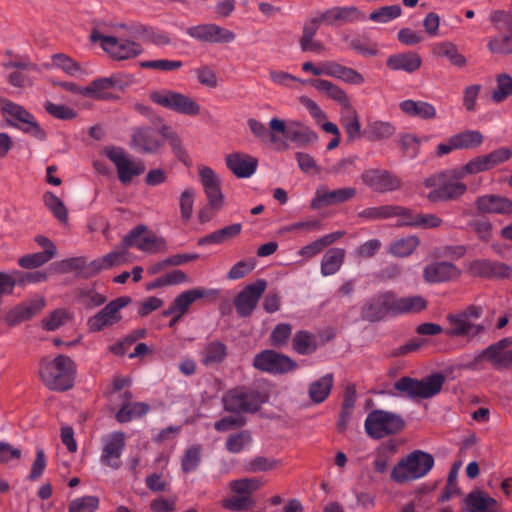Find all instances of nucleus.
Segmentation results:
<instances>
[{
	"label": "nucleus",
	"mask_w": 512,
	"mask_h": 512,
	"mask_svg": "<svg viewBox=\"0 0 512 512\" xmlns=\"http://www.w3.org/2000/svg\"><path fill=\"white\" fill-rule=\"evenodd\" d=\"M270 143L278 150H286L289 142L303 147L318 141V134L297 119L283 120L273 117L269 121Z\"/></svg>",
	"instance_id": "f257e3e1"
},
{
	"label": "nucleus",
	"mask_w": 512,
	"mask_h": 512,
	"mask_svg": "<svg viewBox=\"0 0 512 512\" xmlns=\"http://www.w3.org/2000/svg\"><path fill=\"white\" fill-rule=\"evenodd\" d=\"M39 377L50 390L66 391L70 389L76 376V364L66 355L54 358L45 357L39 363Z\"/></svg>",
	"instance_id": "f03ea898"
},
{
	"label": "nucleus",
	"mask_w": 512,
	"mask_h": 512,
	"mask_svg": "<svg viewBox=\"0 0 512 512\" xmlns=\"http://www.w3.org/2000/svg\"><path fill=\"white\" fill-rule=\"evenodd\" d=\"M461 179L457 169L432 175L423 181V187L428 191H422V195L431 203L456 200L467 191Z\"/></svg>",
	"instance_id": "7ed1b4c3"
},
{
	"label": "nucleus",
	"mask_w": 512,
	"mask_h": 512,
	"mask_svg": "<svg viewBox=\"0 0 512 512\" xmlns=\"http://www.w3.org/2000/svg\"><path fill=\"white\" fill-rule=\"evenodd\" d=\"M434 466V457L423 450H414L401 457L393 466L390 478L403 485L424 478Z\"/></svg>",
	"instance_id": "20e7f679"
},
{
	"label": "nucleus",
	"mask_w": 512,
	"mask_h": 512,
	"mask_svg": "<svg viewBox=\"0 0 512 512\" xmlns=\"http://www.w3.org/2000/svg\"><path fill=\"white\" fill-rule=\"evenodd\" d=\"M148 97L155 105L181 115L197 117L201 114L202 107L194 97L176 90L153 89L149 92Z\"/></svg>",
	"instance_id": "39448f33"
},
{
	"label": "nucleus",
	"mask_w": 512,
	"mask_h": 512,
	"mask_svg": "<svg viewBox=\"0 0 512 512\" xmlns=\"http://www.w3.org/2000/svg\"><path fill=\"white\" fill-rule=\"evenodd\" d=\"M481 315L482 309L474 305L467 307L461 312L449 314L447 316L448 326L446 334L450 337L474 338L484 329L482 325L476 323Z\"/></svg>",
	"instance_id": "423d86ee"
},
{
	"label": "nucleus",
	"mask_w": 512,
	"mask_h": 512,
	"mask_svg": "<svg viewBox=\"0 0 512 512\" xmlns=\"http://www.w3.org/2000/svg\"><path fill=\"white\" fill-rule=\"evenodd\" d=\"M445 382L441 373H434L420 380L402 377L397 380L394 387L397 391L413 399H428L437 395Z\"/></svg>",
	"instance_id": "0eeeda50"
},
{
	"label": "nucleus",
	"mask_w": 512,
	"mask_h": 512,
	"mask_svg": "<svg viewBox=\"0 0 512 512\" xmlns=\"http://www.w3.org/2000/svg\"><path fill=\"white\" fill-rule=\"evenodd\" d=\"M90 40L99 44L110 58L117 61L133 59L144 52L142 45L136 41L104 35L97 30L91 33Z\"/></svg>",
	"instance_id": "6e6552de"
},
{
	"label": "nucleus",
	"mask_w": 512,
	"mask_h": 512,
	"mask_svg": "<svg viewBox=\"0 0 512 512\" xmlns=\"http://www.w3.org/2000/svg\"><path fill=\"white\" fill-rule=\"evenodd\" d=\"M0 108L6 120L18 126L24 133L40 141L46 139L44 129L40 126L35 117L24 107L8 99H0Z\"/></svg>",
	"instance_id": "1a4fd4ad"
},
{
	"label": "nucleus",
	"mask_w": 512,
	"mask_h": 512,
	"mask_svg": "<svg viewBox=\"0 0 512 512\" xmlns=\"http://www.w3.org/2000/svg\"><path fill=\"white\" fill-rule=\"evenodd\" d=\"M403 427L404 421L401 417L383 410L370 412L365 420L366 433L375 439L398 433Z\"/></svg>",
	"instance_id": "9d476101"
},
{
	"label": "nucleus",
	"mask_w": 512,
	"mask_h": 512,
	"mask_svg": "<svg viewBox=\"0 0 512 512\" xmlns=\"http://www.w3.org/2000/svg\"><path fill=\"white\" fill-rule=\"evenodd\" d=\"M131 298L121 296L106 304L98 313L90 317L87 326L91 332H99L121 321V310L131 303Z\"/></svg>",
	"instance_id": "9b49d317"
},
{
	"label": "nucleus",
	"mask_w": 512,
	"mask_h": 512,
	"mask_svg": "<svg viewBox=\"0 0 512 512\" xmlns=\"http://www.w3.org/2000/svg\"><path fill=\"white\" fill-rule=\"evenodd\" d=\"M105 154L116 166L119 180L123 184H129L134 177L145 171V165L142 161L131 158L121 148H107Z\"/></svg>",
	"instance_id": "f8f14e48"
},
{
	"label": "nucleus",
	"mask_w": 512,
	"mask_h": 512,
	"mask_svg": "<svg viewBox=\"0 0 512 512\" xmlns=\"http://www.w3.org/2000/svg\"><path fill=\"white\" fill-rule=\"evenodd\" d=\"M126 446V435L121 431H114L104 435L101 439L100 462L113 470L122 464V455Z\"/></svg>",
	"instance_id": "ddd939ff"
},
{
	"label": "nucleus",
	"mask_w": 512,
	"mask_h": 512,
	"mask_svg": "<svg viewBox=\"0 0 512 512\" xmlns=\"http://www.w3.org/2000/svg\"><path fill=\"white\" fill-rule=\"evenodd\" d=\"M253 367L270 374H284L294 370L297 364L287 355L268 349L255 355Z\"/></svg>",
	"instance_id": "4468645a"
},
{
	"label": "nucleus",
	"mask_w": 512,
	"mask_h": 512,
	"mask_svg": "<svg viewBox=\"0 0 512 512\" xmlns=\"http://www.w3.org/2000/svg\"><path fill=\"white\" fill-rule=\"evenodd\" d=\"M267 397L255 391L234 390L224 398L225 409L231 412H256Z\"/></svg>",
	"instance_id": "2eb2a0df"
},
{
	"label": "nucleus",
	"mask_w": 512,
	"mask_h": 512,
	"mask_svg": "<svg viewBox=\"0 0 512 512\" xmlns=\"http://www.w3.org/2000/svg\"><path fill=\"white\" fill-rule=\"evenodd\" d=\"M300 104L308 111L314 123L325 133L333 135L332 140L327 145V150H333L340 144L341 133L338 126L328 120L327 114L311 98L302 95L299 97Z\"/></svg>",
	"instance_id": "dca6fc26"
},
{
	"label": "nucleus",
	"mask_w": 512,
	"mask_h": 512,
	"mask_svg": "<svg viewBox=\"0 0 512 512\" xmlns=\"http://www.w3.org/2000/svg\"><path fill=\"white\" fill-rule=\"evenodd\" d=\"M124 242L126 246H133L148 253H157L166 250L165 240L157 237L143 225L132 229L124 237Z\"/></svg>",
	"instance_id": "f3484780"
},
{
	"label": "nucleus",
	"mask_w": 512,
	"mask_h": 512,
	"mask_svg": "<svg viewBox=\"0 0 512 512\" xmlns=\"http://www.w3.org/2000/svg\"><path fill=\"white\" fill-rule=\"evenodd\" d=\"M164 143V131L145 126L137 128L131 136V147L142 153H156Z\"/></svg>",
	"instance_id": "a211bd4d"
},
{
	"label": "nucleus",
	"mask_w": 512,
	"mask_h": 512,
	"mask_svg": "<svg viewBox=\"0 0 512 512\" xmlns=\"http://www.w3.org/2000/svg\"><path fill=\"white\" fill-rule=\"evenodd\" d=\"M466 272L473 277L509 278L512 268L506 264L492 262L487 259H474L465 263Z\"/></svg>",
	"instance_id": "6ab92c4d"
},
{
	"label": "nucleus",
	"mask_w": 512,
	"mask_h": 512,
	"mask_svg": "<svg viewBox=\"0 0 512 512\" xmlns=\"http://www.w3.org/2000/svg\"><path fill=\"white\" fill-rule=\"evenodd\" d=\"M218 291L215 289H205L202 287H195L186 290L179 294L174 301L170 304L167 310L163 312L164 316H170V314H178L183 316L189 310V307L197 300L204 297H216Z\"/></svg>",
	"instance_id": "aec40b11"
},
{
	"label": "nucleus",
	"mask_w": 512,
	"mask_h": 512,
	"mask_svg": "<svg viewBox=\"0 0 512 512\" xmlns=\"http://www.w3.org/2000/svg\"><path fill=\"white\" fill-rule=\"evenodd\" d=\"M267 283L264 279H258L247 285L236 297L235 307L241 316H248L256 307L260 297L265 292Z\"/></svg>",
	"instance_id": "412c9836"
},
{
	"label": "nucleus",
	"mask_w": 512,
	"mask_h": 512,
	"mask_svg": "<svg viewBox=\"0 0 512 512\" xmlns=\"http://www.w3.org/2000/svg\"><path fill=\"white\" fill-rule=\"evenodd\" d=\"M186 33L199 41L210 43H229L235 39V34L216 24H201L186 29Z\"/></svg>",
	"instance_id": "4be33fe9"
},
{
	"label": "nucleus",
	"mask_w": 512,
	"mask_h": 512,
	"mask_svg": "<svg viewBox=\"0 0 512 512\" xmlns=\"http://www.w3.org/2000/svg\"><path fill=\"white\" fill-rule=\"evenodd\" d=\"M361 179L372 190L380 193L395 191L401 185L398 177L386 170H367L361 175Z\"/></svg>",
	"instance_id": "5701e85b"
},
{
	"label": "nucleus",
	"mask_w": 512,
	"mask_h": 512,
	"mask_svg": "<svg viewBox=\"0 0 512 512\" xmlns=\"http://www.w3.org/2000/svg\"><path fill=\"white\" fill-rule=\"evenodd\" d=\"M462 274L461 269L450 262H433L425 266L423 278L429 284L457 280Z\"/></svg>",
	"instance_id": "b1692460"
},
{
	"label": "nucleus",
	"mask_w": 512,
	"mask_h": 512,
	"mask_svg": "<svg viewBox=\"0 0 512 512\" xmlns=\"http://www.w3.org/2000/svg\"><path fill=\"white\" fill-rule=\"evenodd\" d=\"M199 177L211 207L220 210L224 201L218 176L211 168L204 166L199 168Z\"/></svg>",
	"instance_id": "393cba45"
},
{
	"label": "nucleus",
	"mask_w": 512,
	"mask_h": 512,
	"mask_svg": "<svg viewBox=\"0 0 512 512\" xmlns=\"http://www.w3.org/2000/svg\"><path fill=\"white\" fill-rule=\"evenodd\" d=\"M225 163L229 170L238 178H249L258 166V160L243 152H233L225 157Z\"/></svg>",
	"instance_id": "a878e982"
},
{
	"label": "nucleus",
	"mask_w": 512,
	"mask_h": 512,
	"mask_svg": "<svg viewBox=\"0 0 512 512\" xmlns=\"http://www.w3.org/2000/svg\"><path fill=\"white\" fill-rule=\"evenodd\" d=\"M356 195L355 188L345 187L336 190L318 189L311 201V207L318 209L325 206L336 205L352 199Z\"/></svg>",
	"instance_id": "bb28decb"
},
{
	"label": "nucleus",
	"mask_w": 512,
	"mask_h": 512,
	"mask_svg": "<svg viewBox=\"0 0 512 512\" xmlns=\"http://www.w3.org/2000/svg\"><path fill=\"white\" fill-rule=\"evenodd\" d=\"M45 306V300L42 297L33 299L29 302L21 303L11 309L5 315V322L9 326H16L26 321L41 311Z\"/></svg>",
	"instance_id": "cd10ccee"
},
{
	"label": "nucleus",
	"mask_w": 512,
	"mask_h": 512,
	"mask_svg": "<svg viewBox=\"0 0 512 512\" xmlns=\"http://www.w3.org/2000/svg\"><path fill=\"white\" fill-rule=\"evenodd\" d=\"M463 510L467 512H499L497 501L483 491L474 490L463 500Z\"/></svg>",
	"instance_id": "c85d7f7f"
},
{
	"label": "nucleus",
	"mask_w": 512,
	"mask_h": 512,
	"mask_svg": "<svg viewBox=\"0 0 512 512\" xmlns=\"http://www.w3.org/2000/svg\"><path fill=\"white\" fill-rule=\"evenodd\" d=\"M432 55L436 58L446 59L452 66L464 68L467 66V58L462 54L457 45L451 41H440L432 45Z\"/></svg>",
	"instance_id": "c756f323"
},
{
	"label": "nucleus",
	"mask_w": 512,
	"mask_h": 512,
	"mask_svg": "<svg viewBox=\"0 0 512 512\" xmlns=\"http://www.w3.org/2000/svg\"><path fill=\"white\" fill-rule=\"evenodd\" d=\"M386 65L394 71L414 73L420 69L422 58L418 53L413 51L396 53L387 58Z\"/></svg>",
	"instance_id": "7c9ffc66"
},
{
	"label": "nucleus",
	"mask_w": 512,
	"mask_h": 512,
	"mask_svg": "<svg viewBox=\"0 0 512 512\" xmlns=\"http://www.w3.org/2000/svg\"><path fill=\"white\" fill-rule=\"evenodd\" d=\"M387 314H392V294L372 298L362 310V316L369 321L382 319Z\"/></svg>",
	"instance_id": "2f4dec72"
},
{
	"label": "nucleus",
	"mask_w": 512,
	"mask_h": 512,
	"mask_svg": "<svg viewBox=\"0 0 512 512\" xmlns=\"http://www.w3.org/2000/svg\"><path fill=\"white\" fill-rule=\"evenodd\" d=\"M121 398V408L116 413V419L120 423L129 422L133 419L145 415L150 407L144 402H133L129 393L119 394Z\"/></svg>",
	"instance_id": "473e14b6"
},
{
	"label": "nucleus",
	"mask_w": 512,
	"mask_h": 512,
	"mask_svg": "<svg viewBox=\"0 0 512 512\" xmlns=\"http://www.w3.org/2000/svg\"><path fill=\"white\" fill-rule=\"evenodd\" d=\"M510 344V339H503L489 346L482 353V357L490 361L497 368L508 367L512 364V350L507 349Z\"/></svg>",
	"instance_id": "72a5a7b5"
},
{
	"label": "nucleus",
	"mask_w": 512,
	"mask_h": 512,
	"mask_svg": "<svg viewBox=\"0 0 512 512\" xmlns=\"http://www.w3.org/2000/svg\"><path fill=\"white\" fill-rule=\"evenodd\" d=\"M340 122L349 142L360 139L364 135L361 130L358 112L351 103L341 108Z\"/></svg>",
	"instance_id": "f704fd0d"
},
{
	"label": "nucleus",
	"mask_w": 512,
	"mask_h": 512,
	"mask_svg": "<svg viewBox=\"0 0 512 512\" xmlns=\"http://www.w3.org/2000/svg\"><path fill=\"white\" fill-rule=\"evenodd\" d=\"M115 87H120L118 76L112 75L110 77L98 78L84 87V96L94 99H110L112 94L109 90Z\"/></svg>",
	"instance_id": "c9c22d12"
},
{
	"label": "nucleus",
	"mask_w": 512,
	"mask_h": 512,
	"mask_svg": "<svg viewBox=\"0 0 512 512\" xmlns=\"http://www.w3.org/2000/svg\"><path fill=\"white\" fill-rule=\"evenodd\" d=\"M476 206L482 213H512V201L499 195H483L477 199Z\"/></svg>",
	"instance_id": "e433bc0d"
},
{
	"label": "nucleus",
	"mask_w": 512,
	"mask_h": 512,
	"mask_svg": "<svg viewBox=\"0 0 512 512\" xmlns=\"http://www.w3.org/2000/svg\"><path fill=\"white\" fill-rule=\"evenodd\" d=\"M318 28V21L316 19H312L304 24L299 40V45L303 52L322 53L326 50L325 45L321 41L314 39Z\"/></svg>",
	"instance_id": "4c0bfd02"
},
{
	"label": "nucleus",
	"mask_w": 512,
	"mask_h": 512,
	"mask_svg": "<svg viewBox=\"0 0 512 512\" xmlns=\"http://www.w3.org/2000/svg\"><path fill=\"white\" fill-rule=\"evenodd\" d=\"M401 111L408 116L418 117L423 120L434 119L437 116L436 108L425 101L404 100L399 104Z\"/></svg>",
	"instance_id": "58836bf2"
},
{
	"label": "nucleus",
	"mask_w": 512,
	"mask_h": 512,
	"mask_svg": "<svg viewBox=\"0 0 512 512\" xmlns=\"http://www.w3.org/2000/svg\"><path fill=\"white\" fill-rule=\"evenodd\" d=\"M427 306L421 296L395 297L392 295V314L417 313Z\"/></svg>",
	"instance_id": "ea45409f"
},
{
	"label": "nucleus",
	"mask_w": 512,
	"mask_h": 512,
	"mask_svg": "<svg viewBox=\"0 0 512 512\" xmlns=\"http://www.w3.org/2000/svg\"><path fill=\"white\" fill-rule=\"evenodd\" d=\"M312 85L317 91L325 94L328 98L337 102L341 108L351 103L347 93L341 87L329 80L317 79L312 82Z\"/></svg>",
	"instance_id": "a19ab883"
},
{
	"label": "nucleus",
	"mask_w": 512,
	"mask_h": 512,
	"mask_svg": "<svg viewBox=\"0 0 512 512\" xmlns=\"http://www.w3.org/2000/svg\"><path fill=\"white\" fill-rule=\"evenodd\" d=\"M242 230L240 223L228 225L222 229L216 230L199 239L198 245L222 244L238 236Z\"/></svg>",
	"instance_id": "79ce46f5"
},
{
	"label": "nucleus",
	"mask_w": 512,
	"mask_h": 512,
	"mask_svg": "<svg viewBox=\"0 0 512 512\" xmlns=\"http://www.w3.org/2000/svg\"><path fill=\"white\" fill-rule=\"evenodd\" d=\"M227 356V347L220 341H212L206 344L201 352V362L205 366L219 364Z\"/></svg>",
	"instance_id": "37998d69"
},
{
	"label": "nucleus",
	"mask_w": 512,
	"mask_h": 512,
	"mask_svg": "<svg viewBox=\"0 0 512 512\" xmlns=\"http://www.w3.org/2000/svg\"><path fill=\"white\" fill-rule=\"evenodd\" d=\"M345 258V250L342 248L329 249L323 256L321 261V274L330 276L337 273Z\"/></svg>",
	"instance_id": "c03bdc74"
},
{
	"label": "nucleus",
	"mask_w": 512,
	"mask_h": 512,
	"mask_svg": "<svg viewBox=\"0 0 512 512\" xmlns=\"http://www.w3.org/2000/svg\"><path fill=\"white\" fill-rule=\"evenodd\" d=\"M395 131V127L390 122L375 120L368 122L363 134L371 141H380L390 138Z\"/></svg>",
	"instance_id": "a18cd8bd"
},
{
	"label": "nucleus",
	"mask_w": 512,
	"mask_h": 512,
	"mask_svg": "<svg viewBox=\"0 0 512 512\" xmlns=\"http://www.w3.org/2000/svg\"><path fill=\"white\" fill-rule=\"evenodd\" d=\"M333 386L332 374L324 375L312 382L309 387V397L314 403H322L330 394Z\"/></svg>",
	"instance_id": "49530a36"
},
{
	"label": "nucleus",
	"mask_w": 512,
	"mask_h": 512,
	"mask_svg": "<svg viewBox=\"0 0 512 512\" xmlns=\"http://www.w3.org/2000/svg\"><path fill=\"white\" fill-rule=\"evenodd\" d=\"M46 67H52L62 70L65 74L76 77L83 73V69L79 63L74 61L71 57L63 53L53 54L51 56V64Z\"/></svg>",
	"instance_id": "de8ad7c7"
},
{
	"label": "nucleus",
	"mask_w": 512,
	"mask_h": 512,
	"mask_svg": "<svg viewBox=\"0 0 512 512\" xmlns=\"http://www.w3.org/2000/svg\"><path fill=\"white\" fill-rule=\"evenodd\" d=\"M264 481L260 478H242L230 482L231 491L238 496H250L252 493L260 490L264 486Z\"/></svg>",
	"instance_id": "09e8293b"
},
{
	"label": "nucleus",
	"mask_w": 512,
	"mask_h": 512,
	"mask_svg": "<svg viewBox=\"0 0 512 512\" xmlns=\"http://www.w3.org/2000/svg\"><path fill=\"white\" fill-rule=\"evenodd\" d=\"M292 345L293 349L301 355L313 353L318 346L316 337L307 331L296 332L292 340Z\"/></svg>",
	"instance_id": "8fccbe9b"
},
{
	"label": "nucleus",
	"mask_w": 512,
	"mask_h": 512,
	"mask_svg": "<svg viewBox=\"0 0 512 512\" xmlns=\"http://www.w3.org/2000/svg\"><path fill=\"white\" fill-rule=\"evenodd\" d=\"M419 244V237L410 235L393 242L389 248V252L396 257H407L417 249Z\"/></svg>",
	"instance_id": "3c124183"
},
{
	"label": "nucleus",
	"mask_w": 512,
	"mask_h": 512,
	"mask_svg": "<svg viewBox=\"0 0 512 512\" xmlns=\"http://www.w3.org/2000/svg\"><path fill=\"white\" fill-rule=\"evenodd\" d=\"M459 150L462 149H475L479 147L484 140L483 135L477 130H465L453 134Z\"/></svg>",
	"instance_id": "603ef678"
},
{
	"label": "nucleus",
	"mask_w": 512,
	"mask_h": 512,
	"mask_svg": "<svg viewBox=\"0 0 512 512\" xmlns=\"http://www.w3.org/2000/svg\"><path fill=\"white\" fill-rule=\"evenodd\" d=\"M497 87L491 94L495 103H501L512 95V77L506 73L498 74L496 77Z\"/></svg>",
	"instance_id": "864d4df0"
},
{
	"label": "nucleus",
	"mask_w": 512,
	"mask_h": 512,
	"mask_svg": "<svg viewBox=\"0 0 512 512\" xmlns=\"http://www.w3.org/2000/svg\"><path fill=\"white\" fill-rule=\"evenodd\" d=\"M45 206L62 223L68 221V212L62 200L52 192H46L43 195Z\"/></svg>",
	"instance_id": "5fc2aeb1"
},
{
	"label": "nucleus",
	"mask_w": 512,
	"mask_h": 512,
	"mask_svg": "<svg viewBox=\"0 0 512 512\" xmlns=\"http://www.w3.org/2000/svg\"><path fill=\"white\" fill-rule=\"evenodd\" d=\"M281 462L275 458L256 456L245 463V471L249 473L265 472L275 469Z\"/></svg>",
	"instance_id": "6e6d98bb"
},
{
	"label": "nucleus",
	"mask_w": 512,
	"mask_h": 512,
	"mask_svg": "<svg viewBox=\"0 0 512 512\" xmlns=\"http://www.w3.org/2000/svg\"><path fill=\"white\" fill-rule=\"evenodd\" d=\"M252 442L249 432L241 431L229 435L226 440L225 447L230 453L238 454L244 451Z\"/></svg>",
	"instance_id": "4d7b16f0"
},
{
	"label": "nucleus",
	"mask_w": 512,
	"mask_h": 512,
	"mask_svg": "<svg viewBox=\"0 0 512 512\" xmlns=\"http://www.w3.org/2000/svg\"><path fill=\"white\" fill-rule=\"evenodd\" d=\"M489 170L484 154H482L471 158L467 163L458 168L457 175L464 178L467 175H476Z\"/></svg>",
	"instance_id": "13d9d810"
},
{
	"label": "nucleus",
	"mask_w": 512,
	"mask_h": 512,
	"mask_svg": "<svg viewBox=\"0 0 512 512\" xmlns=\"http://www.w3.org/2000/svg\"><path fill=\"white\" fill-rule=\"evenodd\" d=\"M321 229V222L319 220H307V221H299L289 225H284L280 227L277 231L279 236L286 235L292 232H304L309 233L313 231H318Z\"/></svg>",
	"instance_id": "bf43d9fd"
},
{
	"label": "nucleus",
	"mask_w": 512,
	"mask_h": 512,
	"mask_svg": "<svg viewBox=\"0 0 512 512\" xmlns=\"http://www.w3.org/2000/svg\"><path fill=\"white\" fill-rule=\"evenodd\" d=\"M202 447L200 445H192L182 457L181 467L185 473L195 471L201 462Z\"/></svg>",
	"instance_id": "052dcab7"
},
{
	"label": "nucleus",
	"mask_w": 512,
	"mask_h": 512,
	"mask_svg": "<svg viewBox=\"0 0 512 512\" xmlns=\"http://www.w3.org/2000/svg\"><path fill=\"white\" fill-rule=\"evenodd\" d=\"M401 13L402 9L399 5H389L374 10L369 18L376 23H388L398 18Z\"/></svg>",
	"instance_id": "680f3d73"
},
{
	"label": "nucleus",
	"mask_w": 512,
	"mask_h": 512,
	"mask_svg": "<svg viewBox=\"0 0 512 512\" xmlns=\"http://www.w3.org/2000/svg\"><path fill=\"white\" fill-rule=\"evenodd\" d=\"M195 195V190L192 188H188L185 189L179 197L180 214L181 219L184 222L190 221L192 217Z\"/></svg>",
	"instance_id": "e2e57ef3"
},
{
	"label": "nucleus",
	"mask_w": 512,
	"mask_h": 512,
	"mask_svg": "<svg viewBox=\"0 0 512 512\" xmlns=\"http://www.w3.org/2000/svg\"><path fill=\"white\" fill-rule=\"evenodd\" d=\"M417 214L402 206H392L391 218H397V226L416 228Z\"/></svg>",
	"instance_id": "0e129e2a"
},
{
	"label": "nucleus",
	"mask_w": 512,
	"mask_h": 512,
	"mask_svg": "<svg viewBox=\"0 0 512 512\" xmlns=\"http://www.w3.org/2000/svg\"><path fill=\"white\" fill-rule=\"evenodd\" d=\"M487 47L492 53L496 54L512 53V32L506 35L491 37Z\"/></svg>",
	"instance_id": "69168bd1"
},
{
	"label": "nucleus",
	"mask_w": 512,
	"mask_h": 512,
	"mask_svg": "<svg viewBox=\"0 0 512 512\" xmlns=\"http://www.w3.org/2000/svg\"><path fill=\"white\" fill-rule=\"evenodd\" d=\"M70 319V314L64 309H58L50 313L42 320L43 328L54 331L64 325Z\"/></svg>",
	"instance_id": "338daca9"
},
{
	"label": "nucleus",
	"mask_w": 512,
	"mask_h": 512,
	"mask_svg": "<svg viewBox=\"0 0 512 512\" xmlns=\"http://www.w3.org/2000/svg\"><path fill=\"white\" fill-rule=\"evenodd\" d=\"M99 506L96 496H84L71 501L69 512H94Z\"/></svg>",
	"instance_id": "774afa93"
}]
</instances>
